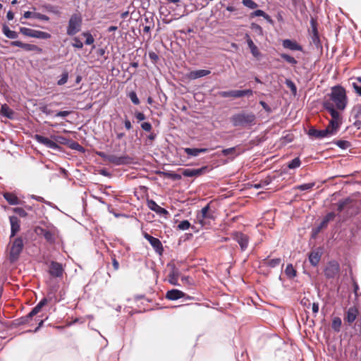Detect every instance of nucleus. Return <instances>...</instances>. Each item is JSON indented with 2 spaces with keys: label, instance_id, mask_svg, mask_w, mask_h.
<instances>
[{
  "label": "nucleus",
  "instance_id": "nucleus-56",
  "mask_svg": "<svg viewBox=\"0 0 361 361\" xmlns=\"http://www.w3.org/2000/svg\"><path fill=\"white\" fill-rule=\"evenodd\" d=\"M335 216L336 215L334 212H329L324 217V219L329 223L330 221L334 220Z\"/></svg>",
  "mask_w": 361,
  "mask_h": 361
},
{
  "label": "nucleus",
  "instance_id": "nucleus-16",
  "mask_svg": "<svg viewBox=\"0 0 361 361\" xmlns=\"http://www.w3.org/2000/svg\"><path fill=\"white\" fill-rule=\"evenodd\" d=\"M49 274L54 277H61L63 274L62 265L56 262H51L49 266Z\"/></svg>",
  "mask_w": 361,
  "mask_h": 361
},
{
  "label": "nucleus",
  "instance_id": "nucleus-3",
  "mask_svg": "<svg viewBox=\"0 0 361 361\" xmlns=\"http://www.w3.org/2000/svg\"><path fill=\"white\" fill-rule=\"evenodd\" d=\"M231 121L235 127L247 128L255 124L256 116L252 112L243 111L232 116Z\"/></svg>",
  "mask_w": 361,
  "mask_h": 361
},
{
  "label": "nucleus",
  "instance_id": "nucleus-11",
  "mask_svg": "<svg viewBox=\"0 0 361 361\" xmlns=\"http://www.w3.org/2000/svg\"><path fill=\"white\" fill-rule=\"evenodd\" d=\"M253 92L252 90H230V91H221L219 92V95L222 97H235L239 98L244 96H251Z\"/></svg>",
  "mask_w": 361,
  "mask_h": 361
},
{
  "label": "nucleus",
  "instance_id": "nucleus-18",
  "mask_svg": "<svg viewBox=\"0 0 361 361\" xmlns=\"http://www.w3.org/2000/svg\"><path fill=\"white\" fill-rule=\"evenodd\" d=\"M282 46L283 48L291 51H302V47L301 45H300L297 42L288 39H283L282 41Z\"/></svg>",
  "mask_w": 361,
  "mask_h": 361
},
{
  "label": "nucleus",
  "instance_id": "nucleus-54",
  "mask_svg": "<svg viewBox=\"0 0 361 361\" xmlns=\"http://www.w3.org/2000/svg\"><path fill=\"white\" fill-rule=\"evenodd\" d=\"M328 222L324 219H323L322 221H321L320 224L319 225V226L317 227V230H316V232L315 233H318L319 232L322 228H326L328 225Z\"/></svg>",
  "mask_w": 361,
  "mask_h": 361
},
{
  "label": "nucleus",
  "instance_id": "nucleus-7",
  "mask_svg": "<svg viewBox=\"0 0 361 361\" xmlns=\"http://www.w3.org/2000/svg\"><path fill=\"white\" fill-rule=\"evenodd\" d=\"M360 315L359 309L355 305L348 307L344 312L343 320L345 324L351 326Z\"/></svg>",
  "mask_w": 361,
  "mask_h": 361
},
{
  "label": "nucleus",
  "instance_id": "nucleus-58",
  "mask_svg": "<svg viewBox=\"0 0 361 361\" xmlns=\"http://www.w3.org/2000/svg\"><path fill=\"white\" fill-rule=\"evenodd\" d=\"M135 116V118L139 121H144L145 119V114L142 112H136Z\"/></svg>",
  "mask_w": 361,
  "mask_h": 361
},
{
  "label": "nucleus",
  "instance_id": "nucleus-40",
  "mask_svg": "<svg viewBox=\"0 0 361 361\" xmlns=\"http://www.w3.org/2000/svg\"><path fill=\"white\" fill-rule=\"evenodd\" d=\"M190 227V223L188 220L180 221L177 226V228L181 231L188 230Z\"/></svg>",
  "mask_w": 361,
  "mask_h": 361
},
{
  "label": "nucleus",
  "instance_id": "nucleus-26",
  "mask_svg": "<svg viewBox=\"0 0 361 361\" xmlns=\"http://www.w3.org/2000/svg\"><path fill=\"white\" fill-rule=\"evenodd\" d=\"M331 329L334 332H340L342 326V320L339 317H334L331 320Z\"/></svg>",
  "mask_w": 361,
  "mask_h": 361
},
{
  "label": "nucleus",
  "instance_id": "nucleus-38",
  "mask_svg": "<svg viewBox=\"0 0 361 361\" xmlns=\"http://www.w3.org/2000/svg\"><path fill=\"white\" fill-rule=\"evenodd\" d=\"M314 185H315L314 183H304V184L299 185L296 186V189L300 190L301 191L308 190L312 189L314 186Z\"/></svg>",
  "mask_w": 361,
  "mask_h": 361
},
{
  "label": "nucleus",
  "instance_id": "nucleus-36",
  "mask_svg": "<svg viewBox=\"0 0 361 361\" xmlns=\"http://www.w3.org/2000/svg\"><path fill=\"white\" fill-rule=\"evenodd\" d=\"M184 152L188 154V157H197L198 154V148H184Z\"/></svg>",
  "mask_w": 361,
  "mask_h": 361
},
{
  "label": "nucleus",
  "instance_id": "nucleus-47",
  "mask_svg": "<svg viewBox=\"0 0 361 361\" xmlns=\"http://www.w3.org/2000/svg\"><path fill=\"white\" fill-rule=\"evenodd\" d=\"M41 309L42 308L37 305L27 315L26 321L27 322L28 319L32 318L33 316L36 315L41 310Z\"/></svg>",
  "mask_w": 361,
  "mask_h": 361
},
{
  "label": "nucleus",
  "instance_id": "nucleus-31",
  "mask_svg": "<svg viewBox=\"0 0 361 361\" xmlns=\"http://www.w3.org/2000/svg\"><path fill=\"white\" fill-rule=\"evenodd\" d=\"M3 33L9 39H16L18 34L16 31L11 30L7 25H4L2 28Z\"/></svg>",
  "mask_w": 361,
  "mask_h": 361
},
{
  "label": "nucleus",
  "instance_id": "nucleus-59",
  "mask_svg": "<svg viewBox=\"0 0 361 361\" xmlns=\"http://www.w3.org/2000/svg\"><path fill=\"white\" fill-rule=\"evenodd\" d=\"M259 104L267 112L271 111L270 106L265 102L260 101Z\"/></svg>",
  "mask_w": 361,
  "mask_h": 361
},
{
  "label": "nucleus",
  "instance_id": "nucleus-10",
  "mask_svg": "<svg viewBox=\"0 0 361 361\" xmlns=\"http://www.w3.org/2000/svg\"><path fill=\"white\" fill-rule=\"evenodd\" d=\"M341 345L343 349V354L345 358L354 359L357 356V348L352 343L351 339L348 338L347 343L341 341Z\"/></svg>",
  "mask_w": 361,
  "mask_h": 361
},
{
  "label": "nucleus",
  "instance_id": "nucleus-14",
  "mask_svg": "<svg viewBox=\"0 0 361 361\" xmlns=\"http://www.w3.org/2000/svg\"><path fill=\"white\" fill-rule=\"evenodd\" d=\"M147 205L150 210L160 216H166L169 214V212L166 209L158 205L153 200H147Z\"/></svg>",
  "mask_w": 361,
  "mask_h": 361
},
{
  "label": "nucleus",
  "instance_id": "nucleus-4",
  "mask_svg": "<svg viewBox=\"0 0 361 361\" xmlns=\"http://www.w3.org/2000/svg\"><path fill=\"white\" fill-rule=\"evenodd\" d=\"M56 142L49 139L48 137H44L42 135L36 134L34 137V139L39 143L44 145L48 148L52 149H59V146L56 143H59L61 145H67L68 143L69 140L62 136H52L51 137Z\"/></svg>",
  "mask_w": 361,
  "mask_h": 361
},
{
  "label": "nucleus",
  "instance_id": "nucleus-51",
  "mask_svg": "<svg viewBox=\"0 0 361 361\" xmlns=\"http://www.w3.org/2000/svg\"><path fill=\"white\" fill-rule=\"evenodd\" d=\"M34 18L39 19V20H44V21L49 20V18L47 16H46L44 14H42L40 13H35Z\"/></svg>",
  "mask_w": 361,
  "mask_h": 361
},
{
  "label": "nucleus",
  "instance_id": "nucleus-57",
  "mask_svg": "<svg viewBox=\"0 0 361 361\" xmlns=\"http://www.w3.org/2000/svg\"><path fill=\"white\" fill-rule=\"evenodd\" d=\"M70 111H58L56 114V116L57 117H66L67 116H68L70 114Z\"/></svg>",
  "mask_w": 361,
  "mask_h": 361
},
{
  "label": "nucleus",
  "instance_id": "nucleus-41",
  "mask_svg": "<svg viewBox=\"0 0 361 361\" xmlns=\"http://www.w3.org/2000/svg\"><path fill=\"white\" fill-rule=\"evenodd\" d=\"M39 109L41 112H42L43 114H46V115H51L54 113V111L51 110L49 107V105L47 104H42L39 106Z\"/></svg>",
  "mask_w": 361,
  "mask_h": 361
},
{
  "label": "nucleus",
  "instance_id": "nucleus-5",
  "mask_svg": "<svg viewBox=\"0 0 361 361\" xmlns=\"http://www.w3.org/2000/svg\"><path fill=\"white\" fill-rule=\"evenodd\" d=\"M81 27L82 18L80 15L77 13L73 14L68 20L66 33L69 36H73L80 31Z\"/></svg>",
  "mask_w": 361,
  "mask_h": 361
},
{
  "label": "nucleus",
  "instance_id": "nucleus-15",
  "mask_svg": "<svg viewBox=\"0 0 361 361\" xmlns=\"http://www.w3.org/2000/svg\"><path fill=\"white\" fill-rule=\"evenodd\" d=\"M11 46L18 47L25 49V51H37V52L42 51V49L39 48V47H37V45L23 43L20 41H13V42H11Z\"/></svg>",
  "mask_w": 361,
  "mask_h": 361
},
{
  "label": "nucleus",
  "instance_id": "nucleus-46",
  "mask_svg": "<svg viewBox=\"0 0 361 361\" xmlns=\"http://www.w3.org/2000/svg\"><path fill=\"white\" fill-rule=\"evenodd\" d=\"M286 85L288 87H289L292 92V93L295 95L297 93V87L295 85V83L290 80H286Z\"/></svg>",
  "mask_w": 361,
  "mask_h": 361
},
{
  "label": "nucleus",
  "instance_id": "nucleus-32",
  "mask_svg": "<svg viewBox=\"0 0 361 361\" xmlns=\"http://www.w3.org/2000/svg\"><path fill=\"white\" fill-rule=\"evenodd\" d=\"M285 274L290 279H293L296 276V271L291 264H287L285 269Z\"/></svg>",
  "mask_w": 361,
  "mask_h": 361
},
{
  "label": "nucleus",
  "instance_id": "nucleus-30",
  "mask_svg": "<svg viewBox=\"0 0 361 361\" xmlns=\"http://www.w3.org/2000/svg\"><path fill=\"white\" fill-rule=\"evenodd\" d=\"M1 112L3 116L8 118H13L14 112L7 104H3L1 107Z\"/></svg>",
  "mask_w": 361,
  "mask_h": 361
},
{
  "label": "nucleus",
  "instance_id": "nucleus-64",
  "mask_svg": "<svg viewBox=\"0 0 361 361\" xmlns=\"http://www.w3.org/2000/svg\"><path fill=\"white\" fill-rule=\"evenodd\" d=\"M345 203H346L345 201H341V202H338V208H337L338 212H341L343 209Z\"/></svg>",
  "mask_w": 361,
  "mask_h": 361
},
{
  "label": "nucleus",
  "instance_id": "nucleus-60",
  "mask_svg": "<svg viewBox=\"0 0 361 361\" xmlns=\"http://www.w3.org/2000/svg\"><path fill=\"white\" fill-rule=\"evenodd\" d=\"M312 312L313 314L316 316L317 314L319 312V304L317 302H314L312 304Z\"/></svg>",
  "mask_w": 361,
  "mask_h": 361
},
{
  "label": "nucleus",
  "instance_id": "nucleus-43",
  "mask_svg": "<svg viewBox=\"0 0 361 361\" xmlns=\"http://www.w3.org/2000/svg\"><path fill=\"white\" fill-rule=\"evenodd\" d=\"M242 3L245 6L250 9H255L258 6L257 4L253 0H243Z\"/></svg>",
  "mask_w": 361,
  "mask_h": 361
},
{
  "label": "nucleus",
  "instance_id": "nucleus-17",
  "mask_svg": "<svg viewBox=\"0 0 361 361\" xmlns=\"http://www.w3.org/2000/svg\"><path fill=\"white\" fill-rule=\"evenodd\" d=\"M209 204L204 207L200 213L197 215V219L202 226L204 224V221L207 219H213V215L209 212Z\"/></svg>",
  "mask_w": 361,
  "mask_h": 361
},
{
  "label": "nucleus",
  "instance_id": "nucleus-42",
  "mask_svg": "<svg viewBox=\"0 0 361 361\" xmlns=\"http://www.w3.org/2000/svg\"><path fill=\"white\" fill-rule=\"evenodd\" d=\"M335 144L342 149H346L350 146V142L346 140H337Z\"/></svg>",
  "mask_w": 361,
  "mask_h": 361
},
{
  "label": "nucleus",
  "instance_id": "nucleus-52",
  "mask_svg": "<svg viewBox=\"0 0 361 361\" xmlns=\"http://www.w3.org/2000/svg\"><path fill=\"white\" fill-rule=\"evenodd\" d=\"M13 211L20 216L25 217L27 216V212L21 207H16L13 209Z\"/></svg>",
  "mask_w": 361,
  "mask_h": 361
},
{
  "label": "nucleus",
  "instance_id": "nucleus-1",
  "mask_svg": "<svg viewBox=\"0 0 361 361\" xmlns=\"http://www.w3.org/2000/svg\"><path fill=\"white\" fill-rule=\"evenodd\" d=\"M348 103L345 89L341 85H335L331 88L324 101L323 107L330 114L331 118L342 123L341 112L344 111Z\"/></svg>",
  "mask_w": 361,
  "mask_h": 361
},
{
  "label": "nucleus",
  "instance_id": "nucleus-21",
  "mask_svg": "<svg viewBox=\"0 0 361 361\" xmlns=\"http://www.w3.org/2000/svg\"><path fill=\"white\" fill-rule=\"evenodd\" d=\"M11 223V237H13L20 230V224L18 217L12 216L9 218Z\"/></svg>",
  "mask_w": 361,
  "mask_h": 361
},
{
  "label": "nucleus",
  "instance_id": "nucleus-44",
  "mask_svg": "<svg viewBox=\"0 0 361 361\" xmlns=\"http://www.w3.org/2000/svg\"><path fill=\"white\" fill-rule=\"evenodd\" d=\"M44 8L47 10V11H48L49 13H54L57 16L61 15L60 11H59L56 7H55L52 5H50V4L45 5Z\"/></svg>",
  "mask_w": 361,
  "mask_h": 361
},
{
  "label": "nucleus",
  "instance_id": "nucleus-9",
  "mask_svg": "<svg viewBox=\"0 0 361 361\" xmlns=\"http://www.w3.org/2000/svg\"><path fill=\"white\" fill-rule=\"evenodd\" d=\"M23 248V241L22 238H17L14 240L10 250V259L11 261L16 260Z\"/></svg>",
  "mask_w": 361,
  "mask_h": 361
},
{
  "label": "nucleus",
  "instance_id": "nucleus-34",
  "mask_svg": "<svg viewBox=\"0 0 361 361\" xmlns=\"http://www.w3.org/2000/svg\"><path fill=\"white\" fill-rule=\"evenodd\" d=\"M280 56H281V57L282 59H283L286 62H288V63H290V64H291V65H293V66H295V65H296V64L298 63L297 60H296L294 57H293V56H290V55H288V54H280Z\"/></svg>",
  "mask_w": 361,
  "mask_h": 361
},
{
  "label": "nucleus",
  "instance_id": "nucleus-61",
  "mask_svg": "<svg viewBox=\"0 0 361 361\" xmlns=\"http://www.w3.org/2000/svg\"><path fill=\"white\" fill-rule=\"evenodd\" d=\"M34 15H35V13L33 12H31V11H25L23 14V17L25 18H34Z\"/></svg>",
  "mask_w": 361,
  "mask_h": 361
},
{
  "label": "nucleus",
  "instance_id": "nucleus-49",
  "mask_svg": "<svg viewBox=\"0 0 361 361\" xmlns=\"http://www.w3.org/2000/svg\"><path fill=\"white\" fill-rule=\"evenodd\" d=\"M352 87L354 90V92L359 96H361V84L358 83L357 82H353Z\"/></svg>",
  "mask_w": 361,
  "mask_h": 361
},
{
  "label": "nucleus",
  "instance_id": "nucleus-55",
  "mask_svg": "<svg viewBox=\"0 0 361 361\" xmlns=\"http://www.w3.org/2000/svg\"><path fill=\"white\" fill-rule=\"evenodd\" d=\"M149 57L154 63H156L159 59L158 55L154 51L149 53Z\"/></svg>",
  "mask_w": 361,
  "mask_h": 361
},
{
  "label": "nucleus",
  "instance_id": "nucleus-48",
  "mask_svg": "<svg viewBox=\"0 0 361 361\" xmlns=\"http://www.w3.org/2000/svg\"><path fill=\"white\" fill-rule=\"evenodd\" d=\"M128 97L134 104L137 105L140 104V100L135 92H130L128 94Z\"/></svg>",
  "mask_w": 361,
  "mask_h": 361
},
{
  "label": "nucleus",
  "instance_id": "nucleus-20",
  "mask_svg": "<svg viewBox=\"0 0 361 361\" xmlns=\"http://www.w3.org/2000/svg\"><path fill=\"white\" fill-rule=\"evenodd\" d=\"M207 167H202L200 169H186L183 171V175L185 177H194L202 175L206 170Z\"/></svg>",
  "mask_w": 361,
  "mask_h": 361
},
{
  "label": "nucleus",
  "instance_id": "nucleus-35",
  "mask_svg": "<svg viewBox=\"0 0 361 361\" xmlns=\"http://www.w3.org/2000/svg\"><path fill=\"white\" fill-rule=\"evenodd\" d=\"M300 159L298 157H296L288 162V167L290 169H294L300 167Z\"/></svg>",
  "mask_w": 361,
  "mask_h": 361
},
{
  "label": "nucleus",
  "instance_id": "nucleus-12",
  "mask_svg": "<svg viewBox=\"0 0 361 361\" xmlns=\"http://www.w3.org/2000/svg\"><path fill=\"white\" fill-rule=\"evenodd\" d=\"M232 237L240 245L241 251H245L249 245L250 238L247 235L241 232H234Z\"/></svg>",
  "mask_w": 361,
  "mask_h": 361
},
{
  "label": "nucleus",
  "instance_id": "nucleus-24",
  "mask_svg": "<svg viewBox=\"0 0 361 361\" xmlns=\"http://www.w3.org/2000/svg\"><path fill=\"white\" fill-rule=\"evenodd\" d=\"M242 152L243 151L240 150L239 146H236L223 149L221 154L224 156L232 155L233 159L234 157L240 155Z\"/></svg>",
  "mask_w": 361,
  "mask_h": 361
},
{
  "label": "nucleus",
  "instance_id": "nucleus-45",
  "mask_svg": "<svg viewBox=\"0 0 361 361\" xmlns=\"http://www.w3.org/2000/svg\"><path fill=\"white\" fill-rule=\"evenodd\" d=\"M82 35L86 37V39L85 42V44L90 45L94 43V39L91 33H90L88 32H83Z\"/></svg>",
  "mask_w": 361,
  "mask_h": 361
},
{
  "label": "nucleus",
  "instance_id": "nucleus-33",
  "mask_svg": "<svg viewBox=\"0 0 361 361\" xmlns=\"http://www.w3.org/2000/svg\"><path fill=\"white\" fill-rule=\"evenodd\" d=\"M281 258H275V259H271L269 260L265 259L264 264L271 268H274V267L279 266L281 264Z\"/></svg>",
  "mask_w": 361,
  "mask_h": 361
},
{
  "label": "nucleus",
  "instance_id": "nucleus-50",
  "mask_svg": "<svg viewBox=\"0 0 361 361\" xmlns=\"http://www.w3.org/2000/svg\"><path fill=\"white\" fill-rule=\"evenodd\" d=\"M73 43L72 46L75 48L82 49L83 47V43L78 37L73 38Z\"/></svg>",
  "mask_w": 361,
  "mask_h": 361
},
{
  "label": "nucleus",
  "instance_id": "nucleus-37",
  "mask_svg": "<svg viewBox=\"0 0 361 361\" xmlns=\"http://www.w3.org/2000/svg\"><path fill=\"white\" fill-rule=\"evenodd\" d=\"M68 79V73L66 71H65L61 74L60 79L57 81V85H60V86L63 85L64 84H66L67 82Z\"/></svg>",
  "mask_w": 361,
  "mask_h": 361
},
{
  "label": "nucleus",
  "instance_id": "nucleus-22",
  "mask_svg": "<svg viewBox=\"0 0 361 361\" xmlns=\"http://www.w3.org/2000/svg\"><path fill=\"white\" fill-rule=\"evenodd\" d=\"M245 39H246L247 45L250 49L252 54L255 57H259L260 55V52H259L257 47L254 44L253 41L252 40V39L250 38L249 35H247V34L245 35Z\"/></svg>",
  "mask_w": 361,
  "mask_h": 361
},
{
  "label": "nucleus",
  "instance_id": "nucleus-13",
  "mask_svg": "<svg viewBox=\"0 0 361 361\" xmlns=\"http://www.w3.org/2000/svg\"><path fill=\"white\" fill-rule=\"evenodd\" d=\"M142 235L143 237L149 243L155 252L159 255H161L164 251V248L160 240L150 235L147 232H143Z\"/></svg>",
  "mask_w": 361,
  "mask_h": 361
},
{
  "label": "nucleus",
  "instance_id": "nucleus-27",
  "mask_svg": "<svg viewBox=\"0 0 361 361\" xmlns=\"http://www.w3.org/2000/svg\"><path fill=\"white\" fill-rule=\"evenodd\" d=\"M320 259L321 255L318 252L313 251L309 255V261L314 267H316L319 264Z\"/></svg>",
  "mask_w": 361,
  "mask_h": 361
},
{
  "label": "nucleus",
  "instance_id": "nucleus-63",
  "mask_svg": "<svg viewBox=\"0 0 361 361\" xmlns=\"http://www.w3.org/2000/svg\"><path fill=\"white\" fill-rule=\"evenodd\" d=\"M112 264L115 270H118L119 268V263L115 257L112 258Z\"/></svg>",
  "mask_w": 361,
  "mask_h": 361
},
{
  "label": "nucleus",
  "instance_id": "nucleus-23",
  "mask_svg": "<svg viewBox=\"0 0 361 361\" xmlns=\"http://www.w3.org/2000/svg\"><path fill=\"white\" fill-rule=\"evenodd\" d=\"M210 73L211 72L209 70H204V69L196 70V71H192L190 72L188 77L190 79L195 80L197 78H200L208 75L209 74H210Z\"/></svg>",
  "mask_w": 361,
  "mask_h": 361
},
{
  "label": "nucleus",
  "instance_id": "nucleus-2",
  "mask_svg": "<svg viewBox=\"0 0 361 361\" xmlns=\"http://www.w3.org/2000/svg\"><path fill=\"white\" fill-rule=\"evenodd\" d=\"M342 123L331 118L329 125L325 129L317 130L314 128H310L308 130V135L312 137L322 139L324 137H330L335 135Z\"/></svg>",
  "mask_w": 361,
  "mask_h": 361
},
{
  "label": "nucleus",
  "instance_id": "nucleus-19",
  "mask_svg": "<svg viewBox=\"0 0 361 361\" xmlns=\"http://www.w3.org/2000/svg\"><path fill=\"white\" fill-rule=\"evenodd\" d=\"M185 296V294L183 291L178 289H172L168 290L166 293V298L169 300H176L184 298Z\"/></svg>",
  "mask_w": 361,
  "mask_h": 361
},
{
  "label": "nucleus",
  "instance_id": "nucleus-28",
  "mask_svg": "<svg viewBox=\"0 0 361 361\" xmlns=\"http://www.w3.org/2000/svg\"><path fill=\"white\" fill-rule=\"evenodd\" d=\"M179 273L178 270L173 269L169 274V282L173 286H178V279Z\"/></svg>",
  "mask_w": 361,
  "mask_h": 361
},
{
  "label": "nucleus",
  "instance_id": "nucleus-6",
  "mask_svg": "<svg viewBox=\"0 0 361 361\" xmlns=\"http://www.w3.org/2000/svg\"><path fill=\"white\" fill-rule=\"evenodd\" d=\"M20 32L23 35L37 39H47L51 37V35L48 32L25 27H20Z\"/></svg>",
  "mask_w": 361,
  "mask_h": 361
},
{
  "label": "nucleus",
  "instance_id": "nucleus-8",
  "mask_svg": "<svg viewBox=\"0 0 361 361\" xmlns=\"http://www.w3.org/2000/svg\"><path fill=\"white\" fill-rule=\"evenodd\" d=\"M324 272L327 279H334L339 274L340 265L335 260L331 261L326 264Z\"/></svg>",
  "mask_w": 361,
  "mask_h": 361
},
{
  "label": "nucleus",
  "instance_id": "nucleus-39",
  "mask_svg": "<svg viewBox=\"0 0 361 361\" xmlns=\"http://www.w3.org/2000/svg\"><path fill=\"white\" fill-rule=\"evenodd\" d=\"M43 236L48 242H54L55 238L54 234L51 231L43 230Z\"/></svg>",
  "mask_w": 361,
  "mask_h": 361
},
{
  "label": "nucleus",
  "instance_id": "nucleus-62",
  "mask_svg": "<svg viewBox=\"0 0 361 361\" xmlns=\"http://www.w3.org/2000/svg\"><path fill=\"white\" fill-rule=\"evenodd\" d=\"M124 126H125V128L127 129V130H130L132 128V124H131V122L129 119L126 118L124 121Z\"/></svg>",
  "mask_w": 361,
  "mask_h": 361
},
{
  "label": "nucleus",
  "instance_id": "nucleus-53",
  "mask_svg": "<svg viewBox=\"0 0 361 361\" xmlns=\"http://www.w3.org/2000/svg\"><path fill=\"white\" fill-rule=\"evenodd\" d=\"M141 128L145 131L150 132L152 128V126L150 123L144 122V123H141Z\"/></svg>",
  "mask_w": 361,
  "mask_h": 361
},
{
  "label": "nucleus",
  "instance_id": "nucleus-25",
  "mask_svg": "<svg viewBox=\"0 0 361 361\" xmlns=\"http://www.w3.org/2000/svg\"><path fill=\"white\" fill-rule=\"evenodd\" d=\"M4 197L11 205H17L19 204V200L14 193L5 192Z\"/></svg>",
  "mask_w": 361,
  "mask_h": 361
},
{
  "label": "nucleus",
  "instance_id": "nucleus-29",
  "mask_svg": "<svg viewBox=\"0 0 361 361\" xmlns=\"http://www.w3.org/2000/svg\"><path fill=\"white\" fill-rule=\"evenodd\" d=\"M250 16L252 18L257 17V16H261L263 17L266 20H267L269 23H272L273 20L271 18V17L267 14L264 11L262 10H256L251 13Z\"/></svg>",
  "mask_w": 361,
  "mask_h": 361
}]
</instances>
